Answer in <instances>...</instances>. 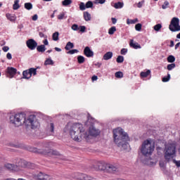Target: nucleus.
Segmentation results:
<instances>
[{
    "mask_svg": "<svg viewBox=\"0 0 180 180\" xmlns=\"http://www.w3.org/2000/svg\"><path fill=\"white\" fill-rule=\"evenodd\" d=\"M22 75H23V78H25V79H29L30 78L32 77V76L30 75V72L28 70H25L22 72Z\"/></svg>",
    "mask_w": 180,
    "mask_h": 180,
    "instance_id": "obj_18",
    "label": "nucleus"
},
{
    "mask_svg": "<svg viewBox=\"0 0 180 180\" xmlns=\"http://www.w3.org/2000/svg\"><path fill=\"white\" fill-rule=\"evenodd\" d=\"M20 8V6L19 5V0H15L14 4L13 5V8L14 11H17V9H19Z\"/></svg>",
    "mask_w": 180,
    "mask_h": 180,
    "instance_id": "obj_24",
    "label": "nucleus"
},
{
    "mask_svg": "<svg viewBox=\"0 0 180 180\" xmlns=\"http://www.w3.org/2000/svg\"><path fill=\"white\" fill-rule=\"evenodd\" d=\"M168 5H169V3L168 1H165L164 4L162 6V9H167Z\"/></svg>",
    "mask_w": 180,
    "mask_h": 180,
    "instance_id": "obj_47",
    "label": "nucleus"
},
{
    "mask_svg": "<svg viewBox=\"0 0 180 180\" xmlns=\"http://www.w3.org/2000/svg\"><path fill=\"white\" fill-rule=\"evenodd\" d=\"M113 57V53L109 51L103 56V60H110Z\"/></svg>",
    "mask_w": 180,
    "mask_h": 180,
    "instance_id": "obj_17",
    "label": "nucleus"
},
{
    "mask_svg": "<svg viewBox=\"0 0 180 180\" xmlns=\"http://www.w3.org/2000/svg\"><path fill=\"white\" fill-rule=\"evenodd\" d=\"M6 18L8 19V20H11V22H15L16 20V17L15 15H12L9 13L6 14Z\"/></svg>",
    "mask_w": 180,
    "mask_h": 180,
    "instance_id": "obj_27",
    "label": "nucleus"
},
{
    "mask_svg": "<svg viewBox=\"0 0 180 180\" xmlns=\"http://www.w3.org/2000/svg\"><path fill=\"white\" fill-rule=\"evenodd\" d=\"M6 57L8 60H12V54H11V53H8Z\"/></svg>",
    "mask_w": 180,
    "mask_h": 180,
    "instance_id": "obj_53",
    "label": "nucleus"
},
{
    "mask_svg": "<svg viewBox=\"0 0 180 180\" xmlns=\"http://www.w3.org/2000/svg\"><path fill=\"white\" fill-rule=\"evenodd\" d=\"M135 29L136 30H137L138 32H140V30H141V24L138 23L135 25Z\"/></svg>",
    "mask_w": 180,
    "mask_h": 180,
    "instance_id": "obj_44",
    "label": "nucleus"
},
{
    "mask_svg": "<svg viewBox=\"0 0 180 180\" xmlns=\"http://www.w3.org/2000/svg\"><path fill=\"white\" fill-rule=\"evenodd\" d=\"M160 167L162 168L163 169H165V162L160 161Z\"/></svg>",
    "mask_w": 180,
    "mask_h": 180,
    "instance_id": "obj_49",
    "label": "nucleus"
},
{
    "mask_svg": "<svg viewBox=\"0 0 180 180\" xmlns=\"http://www.w3.org/2000/svg\"><path fill=\"white\" fill-rule=\"evenodd\" d=\"M48 131H50L51 133H54V124L53 123H50L48 127Z\"/></svg>",
    "mask_w": 180,
    "mask_h": 180,
    "instance_id": "obj_26",
    "label": "nucleus"
},
{
    "mask_svg": "<svg viewBox=\"0 0 180 180\" xmlns=\"http://www.w3.org/2000/svg\"><path fill=\"white\" fill-rule=\"evenodd\" d=\"M162 27V26L161 25V24H157L156 25L154 26V30H155L156 32H158Z\"/></svg>",
    "mask_w": 180,
    "mask_h": 180,
    "instance_id": "obj_41",
    "label": "nucleus"
},
{
    "mask_svg": "<svg viewBox=\"0 0 180 180\" xmlns=\"http://www.w3.org/2000/svg\"><path fill=\"white\" fill-rule=\"evenodd\" d=\"M60 36V33H58V32H56L52 34V39L54 41H58V40L59 39L58 37Z\"/></svg>",
    "mask_w": 180,
    "mask_h": 180,
    "instance_id": "obj_22",
    "label": "nucleus"
},
{
    "mask_svg": "<svg viewBox=\"0 0 180 180\" xmlns=\"http://www.w3.org/2000/svg\"><path fill=\"white\" fill-rule=\"evenodd\" d=\"M167 61L168 63H174V61H175V57H174V56H169L167 58Z\"/></svg>",
    "mask_w": 180,
    "mask_h": 180,
    "instance_id": "obj_39",
    "label": "nucleus"
},
{
    "mask_svg": "<svg viewBox=\"0 0 180 180\" xmlns=\"http://www.w3.org/2000/svg\"><path fill=\"white\" fill-rule=\"evenodd\" d=\"M96 171H106L108 170V164L102 162H98L94 167Z\"/></svg>",
    "mask_w": 180,
    "mask_h": 180,
    "instance_id": "obj_9",
    "label": "nucleus"
},
{
    "mask_svg": "<svg viewBox=\"0 0 180 180\" xmlns=\"http://www.w3.org/2000/svg\"><path fill=\"white\" fill-rule=\"evenodd\" d=\"M32 179L34 180H51V179H53L51 176L44 174L43 172H39L37 174H32Z\"/></svg>",
    "mask_w": 180,
    "mask_h": 180,
    "instance_id": "obj_8",
    "label": "nucleus"
},
{
    "mask_svg": "<svg viewBox=\"0 0 180 180\" xmlns=\"http://www.w3.org/2000/svg\"><path fill=\"white\" fill-rule=\"evenodd\" d=\"M44 46H49V41H47V39H44L43 41Z\"/></svg>",
    "mask_w": 180,
    "mask_h": 180,
    "instance_id": "obj_57",
    "label": "nucleus"
},
{
    "mask_svg": "<svg viewBox=\"0 0 180 180\" xmlns=\"http://www.w3.org/2000/svg\"><path fill=\"white\" fill-rule=\"evenodd\" d=\"M111 20H112L113 25H115L117 22V20H116V18H111Z\"/></svg>",
    "mask_w": 180,
    "mask_h": 180,
    "instance_id": "obj_58",
    "label": "nucleus"
},
{
    "mask_svg": "<svg viewBox=\"0 0 180 180\" xmlns=\"http://www.w3.org/2000/svg\"><path fill=\"white\" fill-rule=\"evenodd\" d=\"M137 6H138L139 8H141V6H143V2L139 1V2L138 3V4H137Z\"/></svg>",
    "mask_w": 180,
    "mask_h": 180,
    "instance_id": "obj_59",
    "label": "nucleus"
},
{
    "mask_svg": "<svg viewBox=\"0 0 180 180\" xmlns=\"http://www.w3.org/2000/svg\"><path fill=\"white\" fill-rule=\"evenodd\" d=\"M94 6V3H92V1H89L86 4V8H92Z\"/></svg>",
    "mask_w": 180,
    "mask_h": 180,
    "instance_id": "obj_42",
    "label": "nucleus"
},
{
    "mask_svg": "<svg viewBox=\"0 0 180 180\" xmlns=\"http://www.w3.org/2000/svg\"><path fill=\"white\" fill-rule=\"evenodd\" d=\"M173 162L176 164V167H180V160L179 161L173 160Z\"/></svg>",
    "mask_w": 180,
    "mask_h": 180,
    "instance_id": "obj_54",
    "label": "nucleus"
},
{
    "mask_svg": "<svg viewBox=\"0 0 180 180\" xmlns=\"http://www.w3.org/2000/svg\"><path fill=\"white\" fill-rule=\"evenodd\" d=\"M56 51H61V49L56 47L55 48Z\"/></svg>",
    "mask_w": 180,
    "mask_h": 180,
    "instance_id": "obj_63",
    "label": "nucleus"
},
{
    "mask_svg": "<svg viewBox=\"0 0 180 180\" xmlns=\"http://www.w3.org/2000/svg\"><path fill=\"white\" fill-rule=\"evenodd\" d=\"M37 50L39 53H44L46 51V46L44 45L38 46Z\"/></svg>",
    "mask_w": 180,
    "mask_h": 180,
    "instance_id": "obj_20",
    "label": "nucleus"
},
{
    "mask_svg": "<svg viewBox=\"0 0 180 180\" xmlns=\"http://www.w3.org/2000/svg\"><path fill=\"white\" fill-rule=\"evenodd\" d=\"M39 36L40 37H44V34H43V32H39Z\"/></svg>",
    "mask_w": 180,
    "mask_h": 180,
    "instance_id": "obj_64",
    "label": "nucleus"
},
{
    "mask_svg": "<svg viewBox=\"0 0 180 180\" xmlns=\"http://www.w3.org/2000/svg\"><path fill=\"white\" fill-rule=\"evenodd\" d=\"M123 61H124V58L122 56H119L117 58V63H123Z\"/></svg>",
    "mask_w": 180,
    "mask_h": 180,
    "instance_id": "obj_37",
    "label": "nucleus"
},
{
    "mask_svg": "<svg viewBox=\"0 0 180 180\" xmlns=\"http://www.w3.org/2000/svg\"><path fill=\"white\" fill-rule=\"evenodd\" d=\"M79 29H80V32H82V33H84V32H85L86 30V27L85 26H80Z\"/></svg>",
    "mask_w": 180,
    "mask_h": 180,
    "instance_id": "obj_51",
    "label": "nucleus"
},
{
    "mask_svg": "<svg viewBox=\"0 0 180 180\" xmlns=\"http://www.w3.org/2000/svg\"><path fill=\"white\" fill-rule=\"evenodd\" d=\"M34 151L37 154H42V155H49L50 157L53 155H60V153H58V151L50 149V148L47 146H45L41 149L35 148L34 149Z\"/></svg>",
    "mask_w": 180,
    "mask_h": 180,
    "instance_id": "obj_6",
    "label": "nucleus"
},
{
    "mask_svg": "<svg viewBox=\"0 0 180 180\" xmlns=\"http://www.w3.org/2000/svg\"><path fill=\"white\" fill-rule=\"evenodd\" d=\"M84 54L86 56V57H94V51L91 50V48L89 46H86L84 50Z\"/></svg>",
    "mask_w": 180,
    "mask_h": 180,
    "instance_id": "obj_14",
    "label": "nucleus"
},
{
    "mask_svg": "<svg viewBox=\"0 0 180 180\" xmlns=\"http://www.w3.org/2000/svg\"><path fill=\"white\" fill-rule=\"evenodd\" d=\"M65 15V14L64 13H62L58 15V19H59V20H61L64 19Z\"/></svg>",
    "mask_w": 180,
    "mask_h": 180,
    "instance_id": "obj_48",
    "label": "nucleus"
},
{
    "mask_svg": "<svg viewBox=\"0 0 180 180\" xmlns=\"http://www.w3.org/2000/svg\"><path fill=\"white\" fill-rule=\"evenodd\" d=\"M79 9L80 11H85V9H86V6L85 5V4L81 2L79 4Z\"/></svg>",
    "mask_w": 180,
    "mask_h": 180,
    "instance_id": "obj_38",
    "label": "nucleus"
},
{
    "mask_svg": "<svg viewBox=\"0 0 180 180\" xmlns=\"http://www.w3.org/2000/svg\"><path fill=\"white\" fill-rule=\"evenodd\" d=\"M169 29L171 32H179L180 25H179V18H173L169 25Z\"/></svg>",
    "mask_w": 180,
    "mask_h": 180,
    "instance_id": "obj_7",
    "label": "nucleus"
},
{
    "mask_svg": "<svg viewBox=\"0 0 180 180\" xmlns=\"http://www.w3.org/2000/svg\"><path fill=\"white\" fill-rule=\"evenodd\" d=\"M175 67V63H172L167 65V70L171 71Z\"/></svg>",
    "mask_w": 180,
    "mask_h": 180,
    "instance_id": "obj_43",
    "label": "nucleus"
},
{
    "mask_svg": "<svg viewBox=\"0 0 180 180\" xmlns=\"http://www.w3.org/2000/svg\"><path fill=\"white\" fill-rule=\"evenodd\" d=\"M75 53H78V50L72 49V50L68 51V54H75Z\"/></svg>",
    "mask_w": 180,
    "mask_h": 180,
    "instance_id": "obj_46",
    "label": "nucleus"
},
{
    "mask_svg": "<svg viewBox=\"0 0 180 180\" xmlns=\"http://www.w3.org/2000/svg\"><path fill=\"white\" fill-rule=\"evenodd\" d=\"M72 30H79V27H78V25H77V24H74L72 26Z\"/></svg>",
    "mask_w": 180,
    "mask_h": 180,
    "instance_id": "obj_50",
    "label": "nucleus"
},
{
    "mask_svg": "<svg viewBox=\"0 0 180 180\" xmlns=\"http://www.w3.org/2000/svg\"><path fill=\"white\" fill-rule=\"evenodd\" d=\"M11 124L15 127H20V126H25V127H30L31 129H37L40 124L36 116L30 115L26 117V114L23 112L13 114L9 117Z\"/></svg>",
    "mask_w": 180,
    "mask_h": 180,
    "instance_id": "obj_2",
    "label": "nucleus"
},
{
    "mask_svg": "<svg viewBox=\"0 0 180 180\" xmlns=\"http://www.w3.org/2000/svg\"><path fill=\"white\" fill-rule=\"evenodd\" d=\"M75 178L79 180H92V177L91 176H88L87 174L82 173H76L75 174Z\"/></svg>",
    "mask_w": 180,
    "mask_h": 180,
    "instance_id": "obj_11",
    "label": "nucleus"
},
{
    "mask_svg": "<svg viewBox=\"0 0 180 180\" xmlns=\"http://www.w3.org/2000/svg\"><path fill=\"white\" fill-rule=\"evenodd\" d=\"M124 5V4H123V2L119 1L114 4V8H115V9H120V8H123Z\"/></svg>",
    "mask_w": 180,
    "mask_h": 180,
    "instance_id": "obj_21",
    "label": "nucleus"
},
{
    "mask_svg": "<svg viewBox=\"0 0 180 180\" xmlns=\"http://www.w3.org/2000/svg\"><path fill=\"white\" fill-rule=\"evenodd\" d=\"M107 172H110V174H115V172H119V165L108 164Z\"/></svg>",
    "mask_w": 180,
    "mask_h": 180,
    "instance_id": "obj_10",
    "label": "nucleus"
},
{
    "mask_svg": "<svg viewBox=\"0 0 180 180\" xmlns=\"http://www.w3.org/2000/svg\"><path fill=\"white\" fill-rule=\"evenodd\" d=\"M37 15H34L33 16H32V20H37Z\"/></svg>",
    "mask_w": 180,
    "mask_h": 180,
    "instance_id": "obj_61",
    "label": "nucleus"
},
{
    "mask_svg": "<svg viewBox=\"0 0 180 180\" xmlns=\"http://www.w3.org/2000/svg\"><path fill=\"white\" fill-rule=\"evenodd\" d=\"M69 131V134L75 141L80 142L82 140L88 141L92 136H99V130L94 127H90L89 131H87L84 125L79 123H74L68 124L65 128V131Z\"/></svg>",
    "mask_w": 180,
    "mask_h": 180,
    "instance_id": "obj_1",
    "label": "nucleus"
},
{
    "mask_svg": "<svg viewBox=\"0 0 180 180\" xmlns=\"http://www.w3.org/2000/svg\"><path fill=\"white\" fill-rule=\"evenodd\" d=\"M19 167H20L21 168H26V167H27V162L23 160V161H20L19 162Z\"/></svg>",
    "mask_w": 180,
    "mask_h": 180,
    "instance_id": "obj_32",
    "label": "nucleus"
},
{
    "mask_svg": "<svg viewBox=\"0 0 180 180\" xmlns=\"http://www.w3.org/2000/svg\"><path fill=\"white\" fill-rule=\"evenodd\" d=\"M7 72L9 78H13V76L16 75V69L13 68H8Z\"/></svg>",
    "mask_w": 180,
    "mask_h": 180,
    "instance_id": "obj_15",
    "label": "nucleus"
},
{
    "mask_svg": "<svg viewBox=\"0 0 180 180\" xmlns=\"http://www.w3.org/2000/svg\"><path fill=\"white\" fill-rule=\"evenodd\" d=\"M136 22H137V20H136L135 21L133 20H131L130 22H129V20L127 21L128 25H129V23H136Z\"/></svg>",
    "mask_w": 180,
    "mask_h": 180,
    "instance_id": "obj_60",
    "label": "nucleus"
},
{
    "mask_svg": "<svg viewBox=\"0 0 180 180\" xmlns=\"http://www.w3.org/2000/svg\"><path fill=\"white\" fill-rule=\"evenodd\" d=\"M105 2H106V0H95L94 1V4H105Z\"/></svg>",
    "mask_w": 180,
    "mask_h": 180,
    "instance_id": "obj_45",
    "label": "nucleus"
},
{
    "mask_svg": "<svg viewBox=\"0 0 180 180\" xmlns=\"http://www.w3.org/2000/svg\"><path fill=\"white\" fill-rule=\"evenodd\" d=\"M2 50H3V51L6 52L9 50V47L8 46H4L2 48Z\"/></svg>",
    "mask_w": 180,
    "mask_h": 180,
    "instance_id": "obj_55",
    "label": "nucleus"
},
{
    "mask_svg": "<svg viewBox=\"0 0 180 180\" xmlns=\"http://www.w3.org/2000/svg\"><path fill=\"white\" fill-rule=\"evenodd\" d=\"M98 79V76L96 75H94L92 77H91V81H96Z\"/></svg>",
    "mask_w": 180,
    "mask_h": 180,
    "instance_id": "obj_56",
    "label": "nucleus"
},
{
    "mask_svg": "<svg viewBox=\"0 0 180 180\" xmlns=\"http://www.w3.org/2000/svg\"><path fill=\"white\" fill-rule=\"evenodd\" d=\"M87 122H86V124H87L88 126H92V123H94V118L92 117H91V115L89 114H88V117H87Z\"/></svg>",
    "mask_w": 180,
    "mask_h": 180,
    "instance_id": "obj_19",
    "label": "nucleus"
},
{
    "mask_svg": "<svg viewBox=\"0 0 180 180\" xmlns=\"http://www.w3.org/2000/svg\"><path fill=\"white\" fill-rule=\"evenodd\" d=\"M77 61L79 64H84V63H85V58L82 56H79L77 57Z\"/></svg>",
    "mask_w": 180,
    "mask_h": 180,
    "instance_id": "obj_29",
    "label": "nucleus"
},
{
    "mask_svg": "<svg viewBox=\"0 0 180 180\" xmlns=\"http://www.w3.org/2000/svg\"><path fill=\"white\" fill-rule=\"evenodd\" d=\"M180 46V42L177 43L176 45H175V50H176V49H178V47H179Z\"/></svg>",
    "mask_w": 180,
    "mask_h": 180,
    "instance_id": "obj_62",
    "label": "nucleus"
},
{
    "mask_svg": "<svg viewBox=\"0 0 180 180\" xmlns=\"http://www.w3.org/2000/svg\"><path fill=\"white\" fill-rule=\"evenodd\" d=\"M84 20L88 22V20H91V14L88 13V11H86L84 13Z\"/></svg>",
    "mask_w": 180,
    "mask_h": 180,
    "instance_id": "obj_25",
    "label": "nucleus"
},
{
    "mask_svg": "<svg viewBox=\"0 0 180 180\" xmlns=\"http://www.w3.org/2000/svg\"><path fill=\"white\" fill-rule=\"evenodd\" d=\"M115 77L116 78H123V72H117L115 73Z\"/></svg>",
    "mask_w": 180,
    "mask_h": 180,
    "instance_id": "obj_35",
    "label": "nucleus"
},
{
    "mask_svg": "<svg viewBox=\"0 0 180 180\" xmlns=\"http://www.w3.org/2000/svg\"><path fill=\"white\" fill-rule=\"evenodd\" d=\"M25 8L27 9V11H30V9H32L33 5H32V3H25Z\"/></svg>",
    "mask_w": 180,
    "mask_h": 180,
    "instance_id": "obj_33",
    "label": "nucleus"
},
{
    "mask_svg": "<svg viewBox=\"0 0 180 180\" xmlns=\"http://www.w3.org/2000/svg\"><path fill=\"white\" fill-rule=\"evenodd\" d=\"M149 74H151V71L150 70H147L146 72H141V77L146 78V77H148Z\"/></svg>",
    "mask_w": 180,
    "mask_h": 180,
    "instance_id": "obj_28",
    "label": "nucleus"
},
{
    "mask_svg": "<svg viewBox=\"0 0 180 180\" xmlns=\"http://www.w3.org/2000/svg\"><path fill=\"white\" fill-rule=\"evenodd\" d=\"M5 168L9 171H20V167H18V165H12L11 163H6L5 165Z\"/></svg>",
    "mask_w": 180,
    "mask_h": 180,
    "instance_id": "obj_13",
    "label": "nucleus"
},
{
    "mask_svg": "<svg viewBox=\"0 0 180 180\" xmlns=\"http://www.w3.org/2000/svg\"><path fill=\"white\" fill-rule=\"evenodd\" d=\"M65 49L67 51L71 50V49H74V44H72V42H70V41L68 42Z\"/></svg>",
    "mask_w": 180,
    "mask_h": 180,
    "instance_id": "obj_23",
    "label": "nucleus"
},
{
    "mask_svg": "<svg viewBox=\"0 0 180 180\" xmlns=\"http://www.w3.org/2000/svg\"><path fill=\"white\" fill-rule=\"evenodd\" d=\"M129 46H130V47H132V49H141V46H140V44H139V43L133 42V39H131L130 41Z\"/></svg>",
    "mask_w": 180,
    "mask_h": 180,
    "instance_id": "obj_16",
    "label": "nucleus"
},
{
    "mask_svg": "<svg viewBox=\"0 0 180 180\" xmlns=\"http://www.w3.org/2000/svg\"><path fill=\"white\" fill-rule=\"evenodd\" d=\"M27 47L30 49V50H34L37 47V42L34 41L33 39H28L26 42Z\"/></svg>",
    "mask_w": 180,
    "mask_h": 180,
    "instance_id": "obj_12",
    "label": "nucleus"
},
{
    "mask_svg": "<svg viewBox=\"0 0 180 180\" xmlns=\"http://www.w3.org/2000/svg\"><path fill=\"white\" fill-rule=\"evenodd\" d=\"M28 71H30V74L32 77V75H36L37 73V69L36 68H31L28 70Z\"/></svg>",
    "mask_w": 180,
    "mask_h": 180,
    "instance_id": "obj_31",
    "label": "nucleus"
},
{
    "mask_svg": "<svg viewBox=\"0 0 180 180\" xmlns=\"http://www.w3.org/2000/svg\"><path fill=\"white\" fill-rule=\"evenodd\" d=\"M72 4V0H64L62 1V5L63 6H68V5H71Z\"/></svg>",
    "mask_w": 180,
    "mask_h": 180,
    "instance_id": "obj_30",
    "label": "nucleus"
},
{
    "mask_svg": "<svg viewBox=\"0 0 180 180\" xmlns=\"http://www.w3.org/2000/svg\"><path fill=\"white\" fill-rule=\"evenodd\" d=\"M126 53H127V49H122L121 50V54L124 55V54H126Z\"/></svg>",
    "mask_w": 180,
    "mask_h": 180,
    "instance_id": "obj_52",
    "label": "nucleus"
},
{
    "mask_svg": "<svg viewBox=\"0 0 180 180\" xmlns=\"http://www.w3.org/2000/svg\"><path fill=\"white\" fill-rule=\"evenodd\" d=\"M115 32H116V27H112L108 30V33L110 34H113L115 33Z\"/></svg>",
    "mask_w": 180,
    "mask_h": 180,
    "instance_id": "obj_36",
    "label": "nucleus"
},
{
    "mask_svg": "<svg viewBox=\"0 0 180 180\" xmlns=\"http://www.w3.org/2000/svg\"><path fill=\"white\" fill-rule=\"evenodd\" d=\"M53 64H54V62L53 61V60H51L50 58L46 59L44 63L45 65H53Z\"/></svg>",
    "mask_w": 180,
    "mask_h": 180,
    "instance_id": "obj_34",
    "label": "nucleus"
},
{
    "mask_svg": "<svg viewBox=\"0 0 180 180\" xmlns=\"http://www.w3.org/2000/svg\"><path fill=\"white\" fill-rule=\"evenodd\" d=\"M176 148V143H167L166 145L165 155V158L166 161H171V160H172V155L175 154Z\"/></svg>",
    "mask_w": 180,
    "mask_h": 180,
    "instance_id": "obj_5",
    "label": "nucleus"
},
{
    "mask_svg": "<svg viewBox=\"0 0 180 180\" xmlns=\"http://www.w3.org/2000/svg\"><path fill=\"white\" fill-rule=\"evenodd\" d=\"M155 148V143H154V141L147 139L144 141L142 143L141 148V153L143 154V155H151L153 153H154V150Z\"/></svg>",
    "mask_w": 180,
    "mask_h": 180,
    "instance_id": "obj_4",
    "label": "nucleus"
},
{
    "mask_svg": "<svg viewBox=\"0 0 180 180\" xmlns=\"http://www.w3.org/2000/svg\"><path fill=\"white\" fill-rule=\"evenodd\" d=\"M170 78H171V75L169 74H168L167 77H163L162 81V82H168V81H169Z\"/></svg>",
    "mask_w": 180,
    "mask_h": 180,
    "instance_id": "obj_40",
    "label": "nucleus"
},
{
    "mask_svg": "<svg viewBox=\"0 0 180 180\" xmlns=\"http://www.w3.org/2000/svg\"><path fill=\"white\" fill-rule=\"evenodd\" d=\"M114 143L120 150H127L129 148V141L130 138L127 133L124 132L122 128H117L112 131Z\"/></svg>",
    "mask_w": 180,
    "mask_h": 180,
    "instance_id": "obj_3",
    "label": "nucleus"
}]
</instances>
